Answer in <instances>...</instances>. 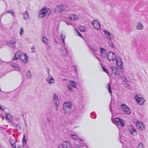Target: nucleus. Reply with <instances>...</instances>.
<instances>
[{
  "mask_svg": "<svg viewBox=\"0 0 148 148\" xmlns=\"http://www.w3.org/2000/svg\"><path fill=\"white\" fill-rule=\"evenodd\" d=\"M58 148H73L70 143L64 142L62 144L60 145Z\"/></svg>",
  "mask_w": 148,
  "mask_h": 148,
  "instance_id": "nucleus-5",
  "label": "nucleus"
},
{
  "mask_svg": "<svg viewBox=\"0 0 148 148\" xmlns=\"http://www.w3.org/2000/svg\"><path fill=\"white\" fill-rule=\"evenodd\" d=\"M16 43V42L15 41H13V42H12V43L13 44H14Z\"/></svg>",
  "mask_w": 148,
  "mask_h": 148,
  "instance_id": "nucleus-44",
  "label": "nucleus"
},
{
  "mask_svg": "<svg viewBox=\"0 0 148 148\" xmlns=\"http://www.w3.org/2000/svg\"><path fill=\"white\" fill-rule=\"evenodd\" d=\"M121 107L122 108L123 112L125 114H129L131 112L129 108L125 104H121Z\"/></svg>",
  "mask_w": 148,
  "mask_h": 148,
  "instance_id": "nucleus-4",
  "label": "nucleus"
},
{
  "mask_svg": "<svg viewBox=\"0 0 148 148\" xmlns=\"http://www.w3.org/2000/svg\"><path fill=\"white\" fill-rule=\"evenodd\" d=\"M8 13H11L12 15H13L14 14V13L12 11H8L7 12Z\"/></svg>",
  "mask_w": 148,
  "mask_h": 148,
  "instance_id": "nucleus-40",
  "label": "nucleus"
},
{
  "mask_svg": "<svg viewBox=\"0 0 148 148\" xmlns=\"http://www.w3.org/2000/svg\"><path fill=\"white\" fill-rule=\"evenodd\" d=\"M108 91L110 94L112 93V90L111 89L110 85V84H108Z\"/></svg>",
  "mask_w": 148,
  "mask_h": 148,
  "instance_id": "nucleus-27",
  "label": "nucleus"
},
{
  "mask_svg": "<svg viewBox=\"0 0 148 148\" xmlns=\"http://www.w3.org/2000/svg\"><path fill=\"white\" fill-rule=\"evenodd\" d=\"M86 148H88V146H86Z\"/></svg>",
  "mask_w": 148,
  "mask_h": 148,
  "instance_id": "nucleus-46",
  "label": "nucleus"
},
{
  "mask_svg": "<svg viewBox=\"0 0 148 148\" xmlns=\"http://www.w3.org/2000/svg\"><path fill=\"white\" fill-rule=\"evenodd\" d=\"M16 70L18 71H19L20 70V68L18 67Z\"/></svg>",
  "mask_w": 148,
  "mask_h": 148,
  "instance_id": "nucleus-45",
  "label": "nucleus"
},
{
  "mask_svg": "<svg viewBox=\"0 0 148 148\" xmlns=\"http://www.w3.org/2000/svg\"><path fill=\"white\" fill-rule=\"evenodd\" d=\"M17 148H19V147H18Z\"/></svg>",
  "mask_w": 148,
  "mask_h": 148,
  "instance_id": "nucleus-48",
  "label": "nucleus"
},
{
  "mask_svg": "<svg viewBox=\"0 0 148 148\" xmlns=\"http://www.w3.org/2000/svg\"><path fill=\"white\" fill-rule=\"evenodd\" d=\"M23 29L22 27L21 28L20 31V36H21L23 34Z\"/></svg>",
  "mask_w": 148,
  "mask_h": 148,
  "instance_id": "nucleus-31",
  "label": "nucleus"
},
{
  "mask_svg": "<svg viewBox=\"0 0 148 148\" xmlns=\"http://www.w3.org/2000/svg\"><path fill=\"white\" fill-rule=\"evenodd\" d=\"M47 80L49 84H52L54 82V80L53 78L51 76H49Z\"/></svg>",
  "mask_w": 148,
  "mask_h": 148,
  "instance_id": "nucleus-16",
  "label": "nucleus"
},
{
  "mask_svg": "<svg viewBox=\"0 0 148 148\" xmlns=\"http://www.w3.org/2000/svg\"><path fill=\"white\" fill-rule=\"evenodd\" d=\"M69 82L73 87L76 88V84L74 81H70Z\"/></svg>",
  "mask_w": 148,
  "mask_h": 148,
  "instance_id": "nucleus-23",
  "label": "nucleus"
},
{
  "mask_svg": "<svg viewBox=\"0 0 148 148\" xmlns=\"http://www.w3.org/2000/svg\"><path fill=\"white\" fill-rule=\"evenodd\" d=\"M54 100L56 101H55V102L56 106H58L59 103V100L57 96L55 94H54Z\"/></svg>",
  "mask_w": 148,
  "mask_h": 148,
  "instance_id": "nucleus-18",
  "label": "nucleus"
},
{
  "mask_svg": "<svg viewBox=\"0 0 148 148\" xmlns=\"http://www.w3.org/2000/svg\"><path fill=\"white\" fill-rule=\"evenodd\" d=\"M102 69H103V71L107 73L108 74V71L104 67H103V66H102Z\"/></svg>",
  "mask_w": 148,
  "mask_h": 148,
  "instance_id": "nucleus-35",
  "label": "nucleus"
},
{
  "mask_svg": "<svg viewBox=\"0 0 148 148\" xmlns=\"http://www.w3.org/2000/svg\"><path fill=\"white\" fill-rule=\"evenodd\" d=\"M78 148H81L80 147H78Z\"/></svg>",
  "mask_w": 148,
  "mask_h": 148,
  "instance_id": "nucleus-47",
  "label": "nucleus"
},
{
  "mask_svg": "<svg viewBox=\"0 0 148 148\" xmlns=\"http://www.w3.org/2000/svg\"><path fill=\"white\" fill-rule=\"evenodd\" d=\"M24 18L25 19H26L28 18V15L27 12H25L24 13Z\"/></svg>",
  "mask_w": 148,
  "mask_h": 148,
  "instance_id": "nucleus-26",
  "label": "nucleus"
},
{
  "mask_svg": "<svg viewBox=\"0 0 148 148\" xmlns=\"http://www.w3.org/2000/svg\"><path fill=\"white\" fill-rule=\"evenodd\" d=\"M23 143H26V140L25 135H24L23 137Z\"/></svg>",
  "mask_w": 148,
  "mask_h": 148,
  "instance_id": "nucleus-33",
  "label": "nucleus"
},
{
  "mask_svg": "<svg viewBox=\"0 0 148 148\" xmlns=\"http://www.w3.org/2000/svg\"><path fill=\"white\" fill-rule=\"evenodd\" d=\"M108 43H109V46L110 47H114V45H113L111 41L109 42Z\"/></svg>",
  "mask_w": 148,
  "mask_h": 148,
  "instance_id": "nucleus-32",
  "label": "nucleus"
},
{
  "mask_svg": "<svg viewBox=\"0 0 148 148\" xmlns=\"http://www.w3.org/2000/svg\"><path fill=\"white\" fill-rule=\"evenodd\" d=\"M115 121L117 122L119 125H121L122 127L124 126V122L119 118H116L114 119Z\"/></svg>",
  "mask_w": 148,
  "mask_h": 148,
  "instance_id": "nucleus-10",
  "label": "nucleus"
},
{
  "mask_svg": "<svg viewBox=\"0 0 148 148\" xmlns=\"http://www.w3.org/2000/svg\"><path fill=\"white\" fill-rule=\"evenodd\" d=\"M72 106V104L70 102L65 103L64 104L63 109L64 111L69 110Z\"/></svg>",
  "mask_w": 148,
  "mask_h": 148,
  "instance_id": "nucleus-7",
  "label": "nucleus"
},
{
  "mask_svg": "<svg viewBox=\"0 0 148 148\" xmlns=\"http://www.w3.org/2000/svg\"><path fill=\"white\" fill-rule=\"evenodd\" d=\"M100 49L101 55L103 56H104L105 55H106L107 53L106 50L103 48H101Z\"/></svg>",
  "mask_w": 148,
  "mask_h": 148,
  "instance_id": "nucleus-20",
  "label": "nucleus"
},
{
  "mask_svg": "<svg viewBox=\"0 0 148 148\" xmlns=\"http://www.w3.org/2000/svg\"><path fill=\"white\" fill-rule=\"evenodd\" d=\"M108 58L109 60H113L116 58L115 55L113 52H109L108 54Z\"/></svg>",
  "mask_w": 148,
  "mask_h": 148,
  "instance_id": "nucleus-8",
  "label": "nucleus"
},
{
  "mask_svg": "<svg viewBox=\"0 0 148 148\" xmlns=\"http://www.w3.org/2000/svg\"><path fill=\"white\" fill-rule=\"evenodd\" d=\"M20 59L21 61L23 62L26 63L28 61V57L26 54H23L21 55Z\"/></svg>",
  "mask_w": 148,
  "mask_h": 148,
  "instance_id": "nucleus-9",
  "label": "nucleus"
},
{
  "mask_svg": "<svg viewBox=\"0 0 148 148\" xmlns=\"http://www.w3.org/2000/svg\"><path fill=\"white\" fill-rule=\"evenodd\" d=\"M131 134H132L134 135L136 134V130L134 129L132 126H130L128 128Z\"/></svg>",
  "mask_w": 148,
  "mask_h": 148,
  "instance_id": "nucleus-15",
  "label": "nucleus"
},
{
  "mask_svg": "<svg viewBox=\"0 0 148 148\" xmlns=\"http://www.w3.org/2000/svg\"><path fill=\"white\" fill-rule=\"evenodd\" d=\"M79 29L80 31L84 32L85 30V29L83 26H80L79 28Z\"/></svg>",
  "mask_w": 148,
  "mask_h": 148,
  "instance_id": "nucleus-24",
  "label": "nucleus"
},
{
  "mask_svg": "<svg viewBox=\"0 0 148 148\" xmlns=\"http://www.w3.org/2000/svg\"><path fill=\"white\" fill-rule=\"evenodd\" d=\"M140 97V95L137 94L135 97V98L139 104L142 105L144 103L145 100L143 97Z\"/></svg>",
  "mask_w": 148,
  "mask_h": 148,
  "instance_id": "nucleus-2",
  "label": "nucleus"
},
{
  "mask_svg": "<svg viewBox=\"0 0 148 148\" xmlns=\"http://www.w3.org/2000/svg\"><path fill=\"white\" fill-rule=\"evenodd\" d=\"M93 26L97 29H99L100 27V25L99 22L97 20L94 21L92 23Z\"/></svg>",
  "mask_w": 148,
  "mask_h": 148,
  "instance_id": "nucleus-11",
  "label": "nucleus"
},
{
  "mask_svg": "<svg viewBox=\"0 0 148 148\" xmlns=\"http://www.w3.org/2000/svg\"><path fill=\"white\" fill-rule=\"evenodd\" d=\"M104 32L105 34L107 36L108 38L109 39H111V35L110 33L108 32L106 30H104Z\"/></svg>",
  "mask_w": 148,
  "mask_h": 148,
  "instance_id": "nucleus-21",
  "label": "nucleus"
},
{
  "mask_svg": "<svg viewBox=\"0 0 148 148\" xmlns=\"http://www.w3.org/2000/svg\"><path fill=\"white\" fill-rule=\"evenodd\" d=\"M137 148H144L143 144L141 143H140L138 145Z\"/></svg>",
  "mask_w": 148,
  "mask_h": 148,
  "instance_id": "nucleus-25",
  "label": "nucleus"
},
{
  "mask_svg": "<svg viewBox=\"0 0 148 148\" xmlns=\"http://www.w3.org/2000/svg\"><path fill=\"white\" fill-rule=\"evenodd\" d=\"M0 109L2 111H4L5 107L3 106H0Z\"/></svg>",
  "mask_w": 148,
  "mask_h": 148,
  "instance_id": "nucleus-36",
  "label": "nucleus"
},
{
  "mask_svg": "<svg viewBox=\"0 0 148 148\" xmlns=\"http://www.w3.org/2000/svg\"><path fill=\"white\" fill-rule=\"evenodd\" d=\"M12 146L13 148H16V145H12Z\"/></svg>",
  "mask_w": 148,
  "mask_h": 148,
  "instance_id": "nucleus-42",
  "label": "nucleus"
},
{
  "mask_svg": "<svg viewBox=\"0 0 148 148\" xmlns=\"http://www.w3.org/2000/svg\"><path fill=\"white\" fill-rule=\"evenodd\" d=\"M43 42L45 44H48V40L45 37H44L43 39Z\"/></svg>",
  "mask_w": 148,
  "mask_h": 148,
  "instance_id": "nucleus-28",
  "label": "nucleus"
},
{
  "mask_svg": "<svg viewBox=\"0 0 148 148\" xmlns=\"http://www.w3.org/2000/svg\"><path fill=\"white\" fill-rule=\"evenodd\" d=\"M71 136L72 138L74 140H76L77 138V136L76 135H72Z\"/></svg>",
  "mask_w": 148,
  "mask_h": 148,
  "instance_id": "nucleus-30",
  "label": "nucleus"
},
{
  "mask_svg": "<svg viewBox=\"0 0 148 148\" xmlns=\"http://www.w3.org/2000/svg\"><path fill=\"white\" fill-rule=\"evenodd\" d=\"M66 7L64 5H59L55 8V12L56 13H59L64 11L66 9Z\"/></svg>",
  "mask_w": 148,
  "mask_h": 148,
  "instance_id": "nucleus-3",
  "label": "nucleus"
},
{
  "mask_svg": "<svg viewBox=\"0 0 148 148\" xmlns=\"http://www.w3.org/2000/svg\"><path fill=\"white\" fill-rule=\"evenodd\" d=\"M6 119H7L9 122H10L12 119V116L9 113L7 114L6 115Z\"/></svg>",
  "mask_w": 148,
  "mask_h": 148,
  "instance_id": "nucleus-17",
  "label": "nucleus"
},
{
  "mask_svg": "<svg viewBox=\"0 0 148 148\" xmlns=\"http://www.w3.org/2000/svg\"><path fill=\"white\" fill-rule=\"evenodd\" d=\"M64 52L65 53L63 55L64 56H65L66 55V50H64Z\"/></svg>",
  "mask_w": 148,
  "mask_h": 148,
  "instance_id": "nucleus-41",
  "label": "nucleus"
},
{
  "mask_svg": "<svg viewBox=\"0 0 148 148\" xmlns=\"http://www.w3.org/2000/svg\"><path fill=\"white\" fill-rule=\"evenodd\" d=\"M143 28V26L140 23H138L136 27V28L138 29H140Z\"/></svg>",
  "mask_w": 148,
  "mask_h": 148,
  "instance_id": "nucleus-22",
  "label": "nucleus"
},
{
  "mask_svg": "<svg viewBox=\"0 0 148 148\" xmlns=\"http://www.w3.org/2000/svg\"><path fill=\"white\" fill-rule=\"evenodd\" d=\"M122 79L125 82H127V79L125 77H123V78H122Z\"/></svg>",
  "mask_w": 148,
  "mask_h": 148,
  "instance_id": "nucleus-38",
  "label": "nucleus"
},
{
  "mask_svg": "<svg viewBox=\"0 0 148 148\" xmlns=\"http://www.w3.org/2000/svg\"><path fill=\"white\" fill-rule=\"evenodd\" d=\"M136 125L137 128L140 130H143L144 128L143 124L140 122L136 123Z\"/></svg>",
  "mask_w": 148,
  "mask_h": 148,
  "instance_id": "nucleus-13",
  "label": "nucleus"
},
{
  "mask_svg": "<svg viewBox=\"0 0 148 148\" xmlns=\"http://www.w3.org/2000/svg\"><path fill=\"white\" fill-rule=\"evenodd\" d=\"M50 13L51 10L49 9H47V8L44 7L42 8L40 11L39 14V17L42 18L45 15H49Z\"/></svg>",
  "mask_w": 148,
  "mask_h": 148,
  "instance_id": "nucleus-1",
  "label": "nucleus"
},
{
  "mask_svg": "<svg viewBox=\"0 0 148 148\" xmlns=\"http://www.w3.org/2000/svg\"><path fill=\"white\" fill-rule=\"evenodd\" d=\"M91 49L94 51L96 52L97 51V49L94 46L92 47V48Z\"/></svg>",
  "mask_w": 148,
  "mask_h": 148,
  "instance_id": "nucleus-34",
  "label": "nucleus"
},
{
  "mask_svg": "<svg viewBox=\"0 0 148 148\" xmlns=\"http://www.w3.org/2000/svg\"><path fill=\"white\" fill-rule=\"evenodd\" d=\"M60 38L63 41L64 44L65 36H63L62 34H61L60 35Z\"/></svg>",
  "mask_w": 148,
  "mask_h": 148,
  "instance_id": "nucleus-29",
  "label": "nucleus"
},
{
  "mask_svg": "<svg viewBox=\"0 0 148 148\" xmlns=\"http://www.w3.org/2000/svg\"><path fill=\"white\" fill-rule=\"evenodd\" d=\"M67 86L69 90L72 91V89L70 87L69 84L67 85Z\"/></svg>",
  "mask_w": 148,
  "mask_h": 148,
  "instance_id": "nucleus-39",
  "label": "nucleus"
},
{
  "mask_svg": "<svg viewBox=\"0 0 148 148\" xmlns=\"http://www.w3.org/2000/svg\"><path fill=\"white\" fill-rule=\"evenodd\" d=\"M76 29V31H77V32L78 33V36H80L82 38V37L81 36V34L76 29Z\"/></svg>",
  "mask_w": 148,
  "mask_h": 148,
  "instance_id": "nucleus-37",
  "label": "nucleus"
},
{
  "mask_svg": "<svg viewBox=\"0 0 148 148\" xmlns=\"http://www.w3.org/2000/svg\"><path fill=\"white\" fill-rule=\"evenodd\" d=\"M27 75H29V74H30V75H31V74H30V72L29 71L27 73Z\"/></svg>",
  "mask_w": 148,
  "mask_h": 148,
  "instance_id": "nucleus-43",
  "label": "nucleus"
},
{
  "mask_svg": "<svg viewBox=\"0 0 148 148\" xmlns=\"http://www.w3.org/2000/svg\"><path fill=\"white\" fill-rule=\"evenodd\" d=\"M116 61L118 67L120 69H122L123 64L120 58H116Z\"/></svg>",
  "mask_w": 148,
  "mask_h": 148,
  "instance_id": "nucleus-6",
  "label": "nucleus"
},
{
  "mask_svg": "<svg viewBox=\"0 0 148 148\" xmlns=\"http://www.w3.org/2000/svg\"><path fill=\"white\" fill-rule=\"evenodd\" d=\"M112 71L114 73V75L115 77H118L120 76V74L118 73L117 72V69L116 68L113 66H112L111 67Z\"/></svg>",
  "mask_w": 148,
  "mask_h": 148,
  "instance_id": "nucleus-12",
  "label": "nucleus"
},
{
  "mask_svg": "<svg viewBox=\"0 0 148 148\" xmlns=\"http://www.w3.org/2000/svg\"><path fill=\"white\" fill-rule=\"evenodd\" d=\"M21 55V53L20 52H16L15 54V56L14 58V60H16L17 59H18L19 58H20Z\"/></svg>",
  "mask_w": 148,
  "mask_h": 148,
  "instance_id": "nucleus-19",
  "label": "nucleus"
},
{
  "mask_svg": "<svg viewBox=\"0 0 148 148\" xmlns=\"http://www.w3.org/2000/svg\"><path fill=\"white\" fill-rule=\"evenodd\" d=\"M78 18V16L75 14H71L69 16V20L70 21L75 20L77 19Z\"/></svg>",
  "mask_w": 148,
  "mask_h": 148,
  "instance_id": "nucleus-14",
  "label": "nucleus"
}]
</instances>
